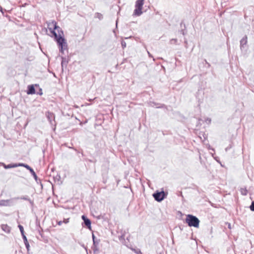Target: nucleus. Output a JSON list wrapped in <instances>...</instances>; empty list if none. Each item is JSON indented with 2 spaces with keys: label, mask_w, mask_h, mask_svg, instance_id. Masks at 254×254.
I'll use <instances>...</instances> for the list:
<instances>
[{
  "label": "nucleus",
  "mask_w": 254,
  "mask_h": 254,
  "mask_svg": "<svg viewBox=\"0 0 254 254\" xmlns=\"http://www.w3.org/2000/svg\"><path fill=\"white\" fill-rule=\"evenodd\" d=\"M95 17L98 18L99 20H102L103 18V16L101 13H99V12H96L95 14Z\"/></svg>",
  "instance_id": "obj_16"
},
{
  "label": "nucleus",
  "mask_w": 254,
  "mask_h": 254,
  "mask_svg": "<svg viewBox=\"0 0 254 254\" xmlns=\"http://www.w3.org/2000/svg\"><path fill=\"white\" fill-rule=\"evenodd\" d=\"M0 11L2 13H3V8H2V7L0 5Z\"/></svg>",
  "instance_id": "obj_31"
},
{
  "label": "nucleus",
  "mask_w": 254,
  "mask_h": 254,
  "mask_svg": "<svg viewBox=\"0 0 254 254\" xmlns=\"http://www.w3.org/2000/svg\"><path fill=\"white\" fill-rule=\"evenodd\" d=\"M125 233H126L125 231L123 232L122 231L121 236H119V240L120 241H121L123 243H126V240H125Z\"/></svg>",
  "instance_id": "obj_10"
},
{
  "label": "nucleus",
  "mask_w": 254,
  "mask_h": 254,
  "mask_svg": "<svg viewBox=\"0 0 254 254\" xmlns=\"http://www.w3.org/2000/svg\"><path fill=\"white\" fill-rule=\"evenodd\" d=\"M91 249L93 251L94 254H98L99 252V249L98 248V245H92Z\"/></svg>",
  "instance_id": "obj_15"
},
{
  "label": "nucleus",
  "mask_w": 254,
  "mask_h": 254,
  "mask_svg": "<svg viewBox=\"0 0 254 254\" xmlns=\"http://www.w3.org/2000/svg\"><path fill=\"white\" fill-rule=\"evenodd\" d=\"M18 227L19 229L22 237L23 236V235H25L23 227L21 225H18Z\"/></svg>",
  "instance_id": "obj_17"
},
{
  "label": "nucleus",
  "mask_w": 254,
  "mask_h": 254,
  "mask_svg": "<svg viewBox=\"0 0 254 254\" xmlns=\"http://www.w3.org/2000/svg\"><path fill=\"white\" fill-rule=\"evenodd\" d=\"M22 239L23 240L24 244L25 245V247H26V249L27 250V252H29V251L30 250V245H29V243L28 242L27 237L25 236V235H23V236H22Z\"/></svg>",
  "instance_id": "obj_9"
},
{
  "label": "nucleus",
  "mask_w": 254,
  "mask_h": 254,
  "mask_svg": "<svg viewBox=\"0 0 254 254\" xmlns=\"http://www.w3.org/2000/svg\"><path fill=\"white\" fill-rule=\"evenodd\" d=\"M82 219L83 220L84 224L87 227L88 229H91V222L89 219H88L84 215H82Z\"/></svg>",
  "instance_id": "obj_6"
},
{
  "label": "nucleus",
  "mask_w": 254,
  "mask_h": 254,
  "mask_svg": "<svg viewBox=\"0 0 254 254\" xmlns=\"http://www.w3.org/2000/svg\"><path fill=\"white\" fill-rule=\"evenodd\" d=\"M24 167L27 169L29 171H30L32 169V168L30 166L26 164H25Z\"/></svg>",
  "instance_id": "obj_24"
},
{
  "label": "nucleus",
  "mask_w": 254,
  "mask_h": 254,
  "mask_svg": "<svg viewBox=\"0 0 254 254\" xmlns=\"http://www.w3.org/2000/svg\"><path fill=\"white\" fill-rule=\"evenodd\" d=\"M48 118L49 119H50V118H51V117H50V116H49H49H48Z\"/></svg>",
  "instance_id": "obj_41"
},
{
  "label": "nucleus",
  "mask_w": 254,
  "mask_h": 254,
  "mask_svg": "<svg viewBox=\"0 0 254 254\" xmlns=\"http://www.w3.org/2000/svg\"><path fill=\"white\" fill-rule=\"evenodd\" d=\"M92 238L93 240V245H98L100 240L97 239L93 233H92Z\"/></svg>",
  "instance_id": "obj_11"
},
{
  "label": "nucleus",
  "mask_w": 254,
  "mask_h": 254,
  "mask_svg": "<svg viewBox=\"0 0 254 254\" xmlns=\"http://www.w3.org/2000/svg\"><path fill=\"white\" fill-rule=\"evenodd\" d=\"M177 42V39H172L171 40H170V43L171 44H176Z\"/></svg>",
  "instance_id": "obj_25"
},
{
  "label": "nucleus",
  "mask_w": 254,
  "mask_h": 254,
  "mask_svg": "<svg viewBox=\"0 0 254 254\" xmlns=\"http://www.w3.org/2000/svg\"><path fill=\"white\" fill-rule=\"evenodd\" d=\"M49 115H51V116L52 117H53V114H52V113H49Z\"/></svg>",
  "instance_id": "obj_35"
},
{
  "label": "nucleus",
  "mask_w": 254,
  "mask_h": 254,
  "mask_svg": "<svg viewBox=\"0 0 254 254\" xmlns=\"http://www.w3.org/2000/svg\"><path fill=\"white\" fill-rule=\"evenodd\" d=\"M165 105H162L161 106H159V107H157V108H163Z\"/></svg>",
  "instance_id": "obj_34"
},
{
  "label": "nucleus",
  "mask_w": 254,
  "mask_h": 254,
  "mask_svg": "<svg viewBox=\"0 0 254 254\" xmlns=\"http://www.w3.org/2000/svg\"><path fill=\"white\" fill-rule=\"evenodd\" d=\"M19 197H14L9 199L0 200V206H10L14 204V200L18 199Z\"/></svg>",
  "instance_id": "obj_5"
},
{
  "label": "nucleus",
  "mask_w": 254,
  "mask_h": 254,
  "mask_svg": "<svg viewBox=\"0 0 254 254\" xmlns=\"http://www.w3.org/2000/svg\"><path fill=\"white\" fill-rule=\"evenodd\" d=\"M181 32V33H182L183 35H185V31H184L183 30H182Z\"/></svg>",
  "instance_id": "obj_33"
},
{
  "label": "nucleus",
  "mask_w": 254,
  "mask_h": 254,
  "mask_svg": "<svg viewBox=\"0 0 254 254\" xmlns=\"http://www.w3.org/2000/svg\"><path fill=\"white\" fill-rule=\"evenodd\" d=\"M131 37V36H130L129 37H126V38H125V39H128V38H130Z\"/></svg>",
  "instance_id": "obj_37"
},
{
  "label": "nucleus",
  "mask_w": 254,
  "mask_h": 254,
  "mask_svg": "<svg viewBox=\"0 0 254 254\" xmlns=\"http://www.w3.org/2000/svg\"><path fill=\"white\" fill-rule=\"evenodd\" d=\"M19 198L18 199H23V200H27L28 201H29V202L32 204H33V201L29 198L28 196L27 195H24V196H22L21 197H19Z\"/></svg>",
  "instance_id": "obj_14"
},
{
  "label": "nucleus",
  "mask_w": 254,
  "mask_h": 254,
  "mask_svg": "<svg viewBox=\"0 0 254 254\" xmlns=\"http://www.w3.org/2000/svg\"><path fill=\"white\" fill-rule=\"evenodd\" d=\"M199 159L200 160L201 159V157L200 155H199Z\"/></svg>",
  "instance_id": "obj_38"
},
{
  "label": "nucleus",
  "mask_w": 254,
  "mask_h": 254,
  "mask_svg": "<svg viewBox=\"0 0 254 254\" xmlns=\"http://www.w3.org/2000/svg\"><path fill=\"white\" fill-rule=\"evenodd\" d=\"M62 66L63 67L64 65L65 64V66L66 65V64L67 63V62L66 61V58L64 57H62Z\"/></svg>",
  "instance_id": "obj_18"
},
{
  "label": "nucleus",
  "mask_w": 254,
  "mask_h": 254,
  "mask_svg": "<svg viewBox=\"0 0 254 254\" xmlns=\"http://www.w3.org/2000/svg\"><path fill=\"white\" fill-rule=\"evenodd\" d=\"M25 164L23 163H17L18 167H23L24 166Z\"/></svg>",
  "instance_id": "obj_27"
},
{
  "label": "nucleus",
  "mask_w": 254,
  "mask_h": 254,
  "mask_svg": "<svg viewBox=\"0 0 254 254\" xmlns=\"http://www.w3.org/2000/svg\"><path fill=\"white\" fill-rule=\"evenodd\" d=\"M205 63L208 65V67H210V64H209V63H208L206 61V60H205Z\"/></svg>",
  "instance_id": "obj_32"
},
{
  "label": "nucleus",
  "mask_w": 254,
  "mask_h": 254,
  "mask_svg": "<svg viewBox=\"0 0 254 254\" xmlns=\"http://www.w3.org/2000/svg\"><path fill=\"white\" fill-rule=\"evenodd\" d=\"M63 222L65 224H67L69 222V219H64Z\"/></svg>",
  "instance_id": "obj_28"
},
{
  "label": "nucleus",
  "mask_w": 254,
  "mask_h": 254,
  "mask_svg": "<svg viewBox=\"0 0 254 254\" xmlns=\"http://www.w3.org/2000/svg\"><path fill=\"white\" fill-rule=\"evenodd\" d=\"M247 36L245 35L240 41V48L242 51L247 44Z\"/></svg>",
  "instance_id": "obj_8"
},
{
  "label": "nucleus",
  "mask_w": 254,
  "mask_h": 254,
  "mask_svg": "<svg viewBox=\"0 0 254 254\" xmlns=\"http://www.w3.org/2000/svg\"><path fill=\"white\" fill-rule=\"evenodd\" d=\"M229 147H228L226 148L225 150L227 151L229 149Z\"/></svg>",
  "instance_id": "obj_36"
},
{
  "label": "nucleus",
  "mask_w": 254,
  "mask_h": 254,
  "mask_svg": "<svg viewBox=\"0 0 254 254\" xmlns=\"http://www.w3.org/2000/svg\"><path fill=\"white\" fill-rule=\"evenodd\" d=\"M63 223V221H59L58 222V224L59 225H61Z\"/></svg>",
  "instance_id": "obj_30"
},
{
  "label": "nucleus",
  "mask_w": 254,
  "mask_h": 254,
  "mask_svg": "<svg viewBox=\"0 0 254 254\" xmlns=\"http://www.w3.org/2000/svg\"><path fill=\"white\" fill-rule=\"evenodd\" d=\"M3 167L6 169L12 168L11 164H9L8 165H5V164H3Z\"/></svg>",
  "instance_id": "obj_21"
},
{
  "label": "nucleus",
  "mask_w": 254,
  "mask_h": 254,
  "mask_svg": "<svg viewBox=\"0 0 254 254\" xmlns=\"http://www.w3.org/2000/svg\"><path fill=\"white\" fill-rule=\"evenodd\" d=\"M159 254H162L161 253H160Z\"/></svg>",
  "instance_id": "obj_42"
},
{
  "label": "nucleus",
  "mask_w": 254,
  "mask_h": 254,
  "mask_svg": "<svg viewBox=\"0 0 254 254\" xmlns=\"http://www.w3.org/2000/svg\"><path fill=\"white\" fill-rule=\"evenodd\" d=\"M48 118L49 119H50V118H51V117H50V116H49H49H48Z\"/></svg>",
  "instance_id": "obj_40"
},
{
  "label": "nucleus",
  "mask_w": 254,
  "mask_h": 254,
  "mask_svg": "<svg viewBox=\"0 0 254 254\" xmlns=\"http://www.w3.org/2000/svg\"><path fill=\"white\" fill-rule=\"evenodd\" d=\"M121 45L123 49H125L126 47V43L125 41L122 40L121 41Z\"/></svg>",
  "instance_id": "obj_23"
},
{
  "label": "nucleus",
  "mask_w": 254,
  "mask_h": 254,
  "mask_svg": "<svg viewBox=\"0 0 254 254\" xmlns=\"http://www.w3.org/2000/svg\"><path fill=\"white\" fill-rule=\"evenodd\" d=\"M186 222L190 227L198 228L200 221L195 216L191 214H188L187 215L186 218Z\"/></svg>",
  "instance_id": "obj_2"
},
{
  "label": "nucleus",
  "mask_w": 254,
  "mask_h": 254,
  "mask_svg": "<svg viewBox=\"0 0 254 254\" xmlns=\"http://www.w3.org/2000/svg\"><path fill=\"white\" fill-rule=\"evenodd\" d=\"M167 194L168 192H165L162 190L160 191H159V190H156L153 193L152 196L156 201L160 202L167 197Z\"/></svg>",
  "instance_id": "obj_3"
},
{
  "label": "nucleus",
  "mask_w": 254,
  "mask_h": 254,
  "mask_svg": "<svg viewBox=\"0 0 254 254\" xmlns=\"http://www.w3.org/2000/svg\"><path fill=\"white\" fill-rule=\"evenodd\" d=\"M132 251L136 254H142L139 249H132Z\"/></svg>",
  "instance_id": "obj_20"
},
{
  "label": "nucleus",
  "mask_w": 254,
  "mask_h": 254,
  "mask_svg": "<svg viewBox=\"0 0 254 254\" xmlns=\"http://www.w3.org/2000/svg\"><path fill=\"white\" fill-rule=\"evenodd\" d=\"M1 229L3 231L6 233H9L10 231V227H8L7 225H2Z\"/></svg>",
  "instance_id": "obj_13"
},
{
  "label": "nucleus",
  "mask_w": 254,
  "mask_h": 254,
  "mask_svg": "<svg viewBox=\"0 0 254 254\" xmlns=\"http://www.w3.org/2000/svg\"><path fill=\"white\" fill-rule=\"evenodd\" d=\"M144 0H137L135 2V9L133 11V15L140 16L142 13V6Z\"/></svg>",
  "instance_id": "obj_4"
},
{
  "label": "nucleus",
  "mask_w": 254,
  "mask_h": 254,
  "mask_svg": "<svg viewBox=\"0 0 254 254\" xmlns=\"http://www.w3.org/2000/svg\"><path fill=\"white\" fill-rule=\"evenodd\" d=\"M48 26H51L49 27V29L59 46L60 52L64 54V51L67 50V44L65 38L63 36V31L57 25V22L55 21H52Z\"/></svg>",
  "instance_id": "obj_1"
},
{
  "label": "nucleus",
  "mask_w": 254,
  "mask_h": 254,
  "mask_svg": "<svg viewBox=\"0 0 254 254\" xmlns=\"http://www.w3.org/2000/svg\"><path fill=\"white\" fill-rule=\"evenodd\" d=\"M11 164V168H15V167H18L17 163Z\"/></svg>",
  "instance_id": "obj_29"
},
{
  "label": "nucleus",
  "mask_w": 254,
  "mask_h": 254,
  "mask_svg": "<svg viewBox=\"0 0 254 254\" xmlns=\"http://www.w3.org/2000/svg\"><path fill=\"white\" fill-rule=\"evenodd\" d=\"M30 173L31 174V175H32V176L33 177V178H34V179H35V181H36L37 183H38V181H40V180L38 179V177H37V176L36 174V173H35V172H34V170L32 169L30 171Z\"/></svg>",
  "instance_id": "obj_12"
},
{
  "label": "nucleus",
  "mask_w": 254,
  "mask_h": 254,
  "mask_svg": "<svg viewBox=\"0 0 254 254\" xmlns=\"http://www.w3.org/2000/svg\"><path fill=\"white\" fill-rule=\"evenodd\" d=\"M247 191H248L246 188H245V189L242 188L241 189V193H242V194H243L244 195H246L247 194Z\"/></svg>",
  "instance_id": "obj_19"
},
{
  "label": "nucleus",
  "mask_w": 254,
  "mask_h": 254,
  "mask_svg": "<svg viewBox=\"0 0 254 254\" xmlns=\"http://www.w3.org/2000/svg\"><path fill=\"white\" fill-rule=\"evenodd\" d=\"M250 208L252 211H254V200L252 202Z\"/></svg>",
  "instance_id": "obj_22"
},
{
  "label": "nucleus",
  "mask_w": 254,
  "mask_h": 254,
  "mask_svg": "<svg viewBox=\"0 0 254 254\" xmlns=\"http://www.w3.org/2000/svg\"><path fill=\"white\" fill-rule=\"evenodd\" d=\"M27 94L28 95H33L36 93L34 85H29L27 87Z\"/></svg>",
  "instance_id": "obj_7"
},
{
  "label": "nucleus",
  "mask_w": 254,
  "mask_h": 254,
  "mask_svg": "<svg viewBox=\"0 0 254 254\" xmlns=\"http://www.w3.org/2000/svg\"><path fill=\"white\" fill-rule=\"evenodd\" d=\"M148 55H149V57H150L151 56V54H150V53L149 52H148Z\"/></svg>",
  "instance_id": "obj_39"
},
{
  "label": "nucleus",
  "mask_w": 254,
  "mask_h": 254,
  "mask_svg": "<svg viewBox=\"0 0 254 254\" xmlns=\"http://www.w3.org/2000/svg\"><path fill=\"white\" fill-rule=\"evenodd\" d=\"M37 94L40 95H42L43 94L42 89L41 88H40L39 91L37 92Z\"/></svg>",
  "instance_id": "obj_26"
}]
</instances>
